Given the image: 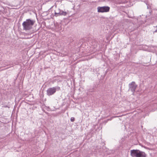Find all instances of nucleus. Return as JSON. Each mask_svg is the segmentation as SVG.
Here are the masks:
<instances>
[{
    "mask_svg": "<svg viewBox=\"0 0 157 157\" xmlns=\"http://www.w3.org/2000/svg\"><path fill=\"white\" fill-rule=\"evenodd\" d=\"M55 14L56 16H58L59 15L66 16L67 14V13L62 10H60L59 12H55Z\"/></svg>",
    "mask_w": 157,
    "mask_h": 157,
    "instance_id": "423d86ee",
    "label": "nucleus"
},
{
    "mask_svg": "<svg viewBox=\"0 0 157 157\" xmlns=\"http://www.w3.org/2000/svg\"><path fill=\"white\" fill-rule=\"evenodd\" d=\"M138 157H146V155L145 152L139 150Z\"/></svg>",
    "mask_w": 157,
    "mask_h": 157,
    "instance_id": "0eeeda50",
    "label": "nucleus"
},
{
    "mask_svg": "<svg viewBox=\"0 0 157 157\" xmlns=\"http://www.w3.org/2000/svg\"><path fill=\"white\" fill-rule=\"evenodd\" d=\"M129 90L133 93H134L135 91L137 86L135 82H132L131 83H129Z\"/></svg>",
    "mask_w": 157,
    "mask_h": 157,
    "instance_id": "20e7f679",
    "label": "nucleus"
},
{
    "mask_svg": "<svg viewBox=\"0 0 157 157\" xmlns=\"http://www.w3.org/2000/svg\"><path fill=\"white\" fill-rule=\"evenodd\" d=\"M98 12L99 13H105L108 12L110 10V7L108 6H104L97 7Z\"/></svg>",
    "mask_w": 157,
    "mask_h": 157,
    "instance_id": "f03ea898",
    "label": "nucleus"
},
{
    "mask_svg": "<svg viewBox=\"0 0 157 157\" xmlns=\"http://www.w3.org/2000/svg\"><path fill=\"white\" fill-rule=\"evenodd\" d=\"M139 150H133L131 151V155L132 157H138Z\"/></svg>",
    "mask_w": 157,
    "mask_h": 157,
    "instance_id": "39448f33",
    "label": "nucleus"
},
{
    "mask_svg": "<svg viewBox=\"0 0 157 157\" xmlns=\"http://www.w3.org/2000/svg\"><path fill=\"white\" fill-rule=\"evenodd\" d=\"M71 121L72 122H73L75 121V118L74 117H71L70 119Z\"/></svg>",
    "mask_w": 157,
    "mask_h": 157,
    "instance_id": "6e6552de",
    "label": "nucleus"
},
{
    "mask_svg": "<svg viewBox=\"0 0 157 157\" xmlns=\"http://www.w3.org/2000/svg\"><path fill=\"white\" fill-rule=\"evenodd\" d=\"M35 21L30 19H27L24 21L22 24L23 29L25 31L29 30L33 28Z\"/></svg>",
    "mask_w": 157,
    "mask_h": 157,
    "instance_id": "f257e3e1",
    "label": "nucleus"
},
{
    "mask_svg": "<svg viewBox=\"0 0 157 157\" xmlns=\"http://www.w3.org/2000/svg\"><path fill=\"white\" fill-rule=\"evenodd\" d=\"M56 87L49 88L47 91V95L50 96L56 92Z\"/></svg>",
    "mask_w": 157,
    "mask_h": 157,
    "instance_id": "7ed1b4c3",
    "label": "nucleus"
}]
</instances>
